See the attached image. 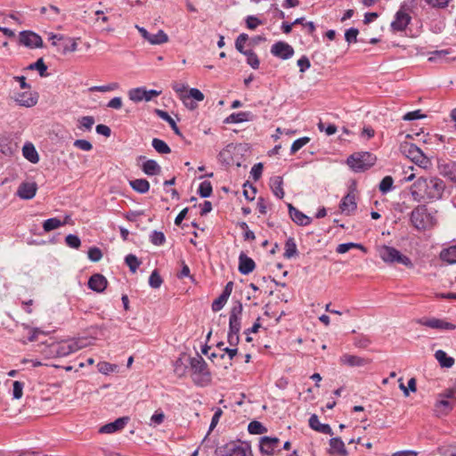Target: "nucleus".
<instances>
[{
  "label": "nucleus",
  "mask_w": 456,
  "mask_h": 456,
  "mask_svg": "<svg viewBox=\"0 0 456 456\" xmlns=\"http://www.w3.org/2000/svg\"><path fill=\"white\" fill-rule=\"evenodd\" d=\"M437 211L426 204L416 206L410 214V223L419 232L432 229L437 224Z\"/></svg>",
  "instance_id": "f257e3e1"
},
{
  "label": "nucleus",
  "mask_w": 456,
  "mask_h": 456,
  "mask_svg": "<svg viewBox=\"0 0 456 456\" xmlns=\"http://www.w3.org/2000/svg\"><path fill=\"white\" fill-rule=\"evenodd\" d=\"M417 180V187L424 191L427 200L434 201L443 198L446 186L441 178L436 176H420Z\"/></svg>",
  "instance_id": "f03ea898"
},
{
  "label": "nucleus",
  "mask_w": 456,
  "mask_h": 456,
  "mask_svg": "<svg viewBox=\"0 0 456 456\" xmlns=\"http://www.w3.org/2000/svg\"><path fill=\"white\" fill-rule=\"evenodd\" d=\"M191 377L195 385L208 386L211 382V373L206 361L200 355L189 359Z\"/></svg>",
  "instance_id": "7ed1b4c3"
},
{
  "label": "nucleus",
  "mask_w": 456,
  "mask_h": 456,
  "mask_svg": "<svg viewBox=\"0 0 456 456\" xmlns=\"http://www.w3.org/2000/svg\"><path fill=\"white\" fill-rule=\"evenodd\" d=\"M377 158L369 151L354 152L351 154L346 164L354 172H364L375 165Z\"/></svg>",
  "instance_id": "20e7f679"
},
{
  "label": "nucleus",
  "mask_w": 456,
  "mask_h": 456,
  "mask_svg": "<svg viewBox=\"0 0 456 456\" xmlns=\"http://www.w3.org/2000/svg\"><path fill=\"white\" fill-rule=\"evenodd\" d=\"M380 258L388 264L400 265L409 268L413 267L410 257L402 254L398 249L390 246H382L379 249Z\"/></svg>",
  "instance_id": "39448f33"
},
{
  "label": "nucleus",
  "mask_w": 456,
  "mask_h": 456,
  "mask_svg": "<svg viewBox=\"0 0 456 456\" xmlns=\"http://www.w3.org/2000/svg\"><path fill=\"white\" fill-rule=\"evenodd\" d=\"M216 454V456H253L248 444L235 442L218 447Z\"/></svg>",
  "instance_id": "423d86ee"
},
{
  "label": "nucleus",
  "mask_w": 456,
  "mask_h": 456,
  "mask_svg": "<svg viewBox=\"0 0 456 456\" xmlns=\"http://www.w3.org/2000/svg\"><path fill=\"white\" fill-rule=\"evenodd\" d=\"M84 346L85 344L82 340L70 339L53 344L50 347V351L56 357H65Z\"/></svg>",
  "instance_id": "0eeeda50"
},
{
  "label": "nucleus",
  "mask_w": 456,
  "mask_h": 456,
  "mask_svg": "<svg viewBox=\"0 0 456 456\" xmlns=\"http://www.w3.org/2000/svg\"><path fill=\"white\" fill-rule=\"evenodd\" d=\"M401 151L409 158L412 162L419 166H425L428 159L423 151L414 143L405 142L401 144Z\"/></svg>",
  "instance_id": "6e6552de"
},
{
  "label": "nucleus",
  "mask_w": 456,
  "mask_h": 456,
  "mask_svg": "<svg viewBox=\"0 0 456 456\" xmlns=\"http://www.w3.org/2000/svg\"><path fill=\"white\" fill-rule=\"evenodd\" d=\"M411 7L407 3L401 4L400 9L395 12V19L391 22V28L393 31L402 32L405 30L408 25L411 23V17L407 13Z\"/></svg>",
  "instance_id": "1a4fd4ad"
},
{
  "label": "nucleus",
  "mask_w": 456,
  "mask_h": 456,
  "mask_svg": "<svg viewBox=\"0 0 456 456\" xmlns=\"http://www.w3.org/2000/svg\"><path fill=\"white\" fill-rule=\"evenodd\" d=\"M416 323L439 330H454L456 329V325L449 322L444 319H438L435 317H422L417 319Z\"/></svg>",
  "instance_id": "9d476101"
},
{
  "label": "nucleus",
  "mask_w": 456,
  "mask_h": 456,
  "mask_svg": "<svg viewBox=\"0 0 456 456\" xmlns=\"http://www.w3.org/2000/svg\"><path fill=\"white\" fill-rule=\"evenodd\" d=\"M20 43L28 48H42L44 46L42 37L31 30L20 32Z\"/></svg>",
  "instance_id": "9b49d317"
},
{
  "label": "nucleus",
  "mask_w": 456,
  "mask_h": 456,
  "mask_svg": "<svg viewBox=\"0 0 456 456\" xmlns=\"http://www.w3.org/2000/svg\"><path fill=\"white\" fill-rule=\"evenodd\" d=\"M271 53L281 60L290 59L294 53V48L284 41H278L271 46Z\"/></svg>",
  "instance_id": "f8f14e48"
},
{
  "label": "nucleus",
  "mask_w": 456,
  "mask_h": 456,
  "mask_svg": "<svg viewBox=\"0 0 456 456\" xmlns=\"http://www.w3.org/2000/svg\"><path fill=\"white\" fill-rule=\"evenodd\" d=\"M437 169L442 176L456 183V161L439 159L437 160Z\"/></svg>",
  "instance_id": "ddd939ff"
},
{
  "label": "nucleus",
  "mask_w": 456,
  "mask_h": 456,
  "mask_svg": "<svg viewBox=\"0 0 456 456\" xmlns=\"http://www.w3.org/2000/svg\"><path fill=\"white\" fill-rule=\"evenodd\" d=\"M136 28L142 38L151 45H161L168 41V36L162 29L156 34H151L142 27L136 26Z\"/></svg>",
  "instance_id": "4468645a"
},
{
  "label": "nucleus",
  "mask_w": 456,
  "mask_h": 456,
  "mask_svg": "<svg viewBox=\"0 0 456 456\" xmlns=\"http://www.w3.org/2000/svg\"><path fill=\"white\" fill-rule=\"evenodd\" d=\"M280 444V439L277 437L263 436L259 441V450L262 454L273 455Z\"/></svg>",
  "instance_id": "2eb2a0df"
},
{
  "label": "nucleus",
  "mask_w": 456,
  "mask_h": 456,
  "mask_svg": "<svg viewBox=\"0 0 456 456\" xmlns=\"http://www.w3.org/2000/svg\"><path fill=\"white\" fill-rule=\"evenodd\" d=\"M241 314L242 305L240 303L232 307L229 317V331L240 332Z\"/></svg>",
  "instance_id": "dca6fc26"
},
{
  "label": "nucleus",
  "mask_w": 456,
  "mask_h": 456,
  "mask_svg": "<svg viewBox=\"0 0 456 456\" xmlns=\"http://www.w3.org/2000/svg\"><path fill=\"white\" fill-rule=\"evenodd\" d=\"M14 100L20 106L30 108L37 103L38 96L37 93L32 94L30 91H26L17 93Z\"/></svg>",
  "instance_id": "f3484780"
},
{
  "label": "nucleus",
  "mask_w": 456,
  "mask_h": 456,
  "mask_svg": "<svg viewBox=\"0 0 456 456\" xmlns=\"http://www.w3.org/2000/svg\"><path fill=\"white\" fill-rule=\"evenodd\" d=\"M288 209L290 218L294 223L301 226L309 225L312 223V218L305 215L303 212L296 208L292 204H288Z\"/></svg>",
  "instance_id": "a211bd4d"
},
{
  "label": "nucleus",
  "mask_w": 456,
  "mask_h": 456,
  "mask_svg": "<svg viewBox=\"0 0 456 456\" xmlns=\"http://www.w3.org/2000/svg\"><path fill=\"white\" fill-rule=\"evenodd\" d=\"M129 417H121L117 419L115 421L108 423L100 428V433L111 434L116 431L121 430L128 423Z\"/></svg>",
  "instance_id": "6ab92c4d"
},
{
  "label": "nucleus",
  "mask_w": 456,
  "mask_h": 456,
  "mask_svg": "<svg viewBox=\"0 0 456 456\" xmlns=\"http://www.w3.org/2000/svg\"><path fill=\"white\" fill-rule=\"evenodd\" d=\"M37 191L36 183H22L18 188L17 195L22 200H31Z\"/></svg>",
  "instance_id": "aec40b11"
},
{
  "label": "nucleus",
  "mask_w": 456,
  "mask_h": 456,
  "mask_svg": "<svg viewBox=\"0 0 456 456\" xmlns=\"http://www.w3.org/2000/svg\"><path fill=\"white\" fill-rule=\"evenodd\" d=\"M340 362L349 367H361L369 364L370 361L367 358L345 354L340 357Z\"/></svg>",
  "instance_id": "412c9836"
},
{
  "label": "nucleus",
  "mask_w": 456,
  "mask_h": 456,
  "mask_svg": "<svg viewBox=\"0 0 456 456\" xmlns=\"http://www.w3.org/2000/svg\"><path fill=\"white\" fill-rule=\"evenodd\" d=\"M255 116L250 111L234 112L229 115L225 119V124H238L247 121H252Z\"/></svg>",
  "instance_id": "4be33fe9"
},
{
  "label": "nucleus",
  "mask_w": 456,
  "mask_h": 456,
  "mask_svg": "<svg viewBox=\"0 0 456 456\" xmlns=\"http://www.w3.org/2000/svg\"><path fill=\"white\" fill-rule=\"evenodd\" d=\"M190 358V356L182 354L174 362V373L176 377L183 378L186 375Z\"/></svg>",
  "instance_id": "5701e85b"
},
{
  "label": "nucleus",
  "mask_w": 456,
  "mask_h": 456,
  "mask_svg": "<svg viewBox=\"0 0 456 456\" xmlns=\"http://www.w3.org/2000/svg\"><path fill=\"white\" fill-rule=\"evenodd\" d=\"M232 290V287H224V289L222 292V294L217 298H216L212 303L211 309L213 312L216 313L225 305V304L228 301V298L231 296Z\"/></svg>",
  "instance_id": "b1692460"
},
{
  "label": "nucleus",
  "mask_w": 456,
  "mask_h": 456,
  "mask_svg": "<svg viewBox=\"0 0 456 456\" xmlns=\"http://www.w3.org/2000/svg\"><path fill=\"white\" fill-rule=\"evenodd\" d=\"M329 453L337 456H346L345 444L339 437H333L330 440Z\"/></svg>",
  "instance_id": "393cba45"
},
{
  "label": "nucleus",
  "mask_w": 456,
  "mask_h": 456,
  "mask_svg": "<svg viewBox=\"0 0 456 456\" xmlns=\"http://www.w3.org/2000/svg\"><path fill=\"white\" fill-rule=\"evenodd\" d=\"M339 208L342 212H346V214L354 212L357 208L354 194L349 192L343 197L340 201Z\"/></svg>",
  "instance_id": "a878e982"
},
{
  "label": "nucleus",
  "mask_w": 456,
  "mask_h": 456,
  "mask_svg": "<svg viewBox=\"0 0 456 456\" xmlns=\"http://www.w3.org/2000/svg\"><path fill=\"white\" fill-rule=\"evenodd\" d=\"M255 262L244 253L239 256V271L242 274H248L255 269Z\"/></svg>",
  "instance_id": "bb28decb"
},
{
  "label": "nucleus",
  "mask_w": 456,
  "mask_h": 456,
  "mask_svg": "<svg viewBox=\"0 0 456 456\" xmlns=\"http://www.w3.org/2000/svg\"><path fill=\"white\" fill-rule=\"evenodd\" d=\"M309 426L312 429L320 432L322 434H326L332 436L333 432L330 425L322 424L319 421L318 416L316 414H313L309 419Z\"/></svg>",
  "instance_id": "cd10ccee"
},
{
  "label": "nucleus",
  "mask_w": 456,
  "mask_h": 456,
  "mask_svg": "<svg viewBox=\"0 0 456 456\" xmlns=\"http://www.w3.org/2000/svg\"><path fill=\"white\" fill-rule=\"evenodd\" d=\"M439 257L443 262L449 265L456 264V245L444 248L439 254Z\"/></svg>",
  "instance_id": "c85d7f7f"
},
{
  "label": "nucleus",
  "mask_w": 456,
  "mask_h": 456,
  "mask_svg": "<svg viewBox=\"0 0 456 456\" xmlns=\"http://www.w3.org/2000/svg\"><path fill=\"white\" fill-rule=\"evenodd\" d=\"M270 187L273 193L278 198L282 199L285 195L283 190V179L281 176H273L270 180Z\"/></svg>",
  "instance_id": "c756f323"
},
{
  "label": "nucleus",
  "mask_w": 456,
  "mask_h": 456,
  "mask_svg": "<svg viewBox=\"0 0 456 456\" xmlns=\"http://www.w3.org/2000/svg\"><path fill=\"white\" fill-rule=\"evenodd\" d=\"M142 172L147 175H159L161 167L154 159H147L142 165Z\"/></svg>",
  "instance_id": "7c9ffc66"
},
{
  "label": "nucleus",
  "mask_w": 456,
  "mask_h": 456,
  "mask_svg": "<svg viewBox=\"0 0 456 456\" xmlns=\"http://www.w3.org/2000/svg\"><path fill=\"white\" fill-rule=\"evenodd\" d=\"M22 153L24 158L33 164L39 161L38 153L32 143H26L22 148Z\"/></svg>",
  "instance_id": "2f4dec72"
},
{
  "label": "nucleus",
  "mask_w": 456,
  "mask_h": 456,
  "mask_svg": "<svg viewBox=\"0 0 456 456\" xmlns=\"http://www.w3.org/2000/svg\"><path fill=\"white\" fill-rule=\"evenodd\" d=\"M129 185L134 191L142 194L148 192L150 190V183L143 178L131 180Z\"/></svg>",
  "instance_id": "473e14b6"
},
{
  "label": "nucleus",
  "mask_w": 456,
  "mask_h": 456,
  "mask_svg": "<svg viewBox=\"0 0 456 456\" xmlns=\"http://www.w3.org/2000/svg\"><path fill=\"white\" fill-rule=\"evenodd\" d=\"M435 358L443 368H451L455 362L454 359L451 356H448L447 354L443 350H437L435 353Z\"/></svg>",
  "instance_id": "72a5a7b5"
},
{
  "label": "nucleus",
  "mask_w": 456,
  "mask_h": 456,
  "mask_svg": "<svg viewBox=\"0 0 456 456\" xmlns=\"http://www.w3.org/2000/svg\"><path fill=\"white\" fill-rule=\"evenodd\" d=\"M284 257L285 258H292L294 256H297L298 255L297 244L295 241V239L292 237H289L286 242L284 247Z\"/></svg>",
  "instance_id": "f704fd0d"
},
{
  "label": "nucleus",
  "mask_w": 456,
  "mask_h": 456,
  "mask_svg": "<svg viewBox=\"0 0 456 456\" xmlns=\"http://www.w3.org/2000/svg\"><path fill=\"white\" fill-rule=\"evenodd\" d=\"M155 112L160 118L168 123V125L171 126L172 130L175 134L182 136V133L179 127L177 126L175 121L170 117V115L167 111L157 109Z\"/></svg>",
  "instance_id": "c9c22d12"
},
{
  "label": "nucleus",
  "mask_w": 456,
  "mask_h": 456,
  "mask_svg": "<svg viewBox=\"0 0 456 456\" xmlns=\"http://www.w3.org/2000/svg\"><path fill=\"white\" fill-rule=\"evenodd\" d=\"M452 410V403L444 397H439L436 403V411L438 414H447Z\"/></svg>",
  "instance_id": "e433bc0d"
},
{
  "label": "nucleus",
  "mask_w": 456,
  "mask_h": 456,
  "mask_svg": "<svg viewBox=\"0 0 456 456\" xmlns=\"http://www.w3.org/2000/svg\"><path fill=\"white\" fill-rule=\"evenodd\" d=\"M232 149H234L233 144H228L219 152L218 160L226 166H230L232 163L231 153Z\"/></svg>",
  "instance_id": "4c0bfd02"
},
{
  "label": "nucleus",
  "mask_w": 456,
  "mask_h": 456,
  "mask_svg": "<svg viewBox=\"0 0 456 456\" xmlns=\"http://www.w3.org/2000/svg\"><path fill=\"white\" fill-rule=\"evenodd\" d=\"M151 145L154 150L160 154H168L171 152L170 147L166 142L159 138H153Z\"/></svg>",
  "instance_id": "58836bf2"
},
{
  "label": "nucleus",
  "mask_w": 456,
  "mask_h": 456,
  "mask_svg": "<svg viewBox=\"0 0 456 456\" xmlns=\"http://www.w3.org/2000/svg\"><path fill=\"white\" fill-rule=\"evenodd\" d=\"M64 224L65 222H61L57 217H52L44 221L43 229L45 232H48L64 225Z\"/></svg>",
  "instance_id": "ea45409f"
},
{
  "label": "nucleus",
  "mask_w": 456,
  "mask_h": 456,
  "mask_svg": "<svg viewBox=\"0 0 456 456\" xmlns=\"http://www.w3.org/2000/svg\"><path fill=\"white\" fill-rule=\"evenodd\" d=\"M191 99H194L198 102H201L204 100V94L198 88H191L188 95H186L183 98V102L184 105L189 106L188 101H191Z\"/></svg>",
  "instance_id": "a19ab883"
},
{
  "label": "nucleus",
  "mask_w": 456,
  "mask_h": 456,
  "mask_svg": "<svg viewBox=\"0 0 456 456\" xmlns=\"http://www.w3.org/2000/svg\"><path fill=\"white\" fill-rule=\"evenodd\" d=\"M29 70H37L40 77H44L47 76L46 70L47 66L45 64L43 58H39L37 61L29 64L28 67Z\"/></svg>",
  "instance_id": "79ce46f5"
},
{
  "label": "nucleus",
  "mask_w": 456,
  "mask_h": 456,
  "mask_svg": "<svg viewBox=\"0 0 456 456\" xmlns=\"http://www.w3.org/2000/svg\"><path fill=\"white\" fill-rule=\"evenodd\" d=\"M197 192L201 198L210 197L213 192V187L211 183L209 181L201 182L200 183Z\"/></svg>",
  "instance_id": "37998d69"
},
{
  "label": "nucleus",
  "mask_w": 456,
  "mask_h": 456,
  "mask_svg": "<svg viewBox=\"0 0 456 456\" xmlns=\"http://www.w3.org/2000/svg\"><path fill=\"white\" fill-rule=\"evenodd\" d=\"M394 179L391 175L385 176L379 183V189L382 194H386L393 190Z\"/></svg>",
  "instance_id": "c03bdc74"
},
{
  "label": "nucleus",
  "mask_w": 456,
  "mask_h": 456,
  "mask_svg": "<svg viewBox=\"0 0 456 456\" xmlns=\"http://www.w3.org/2000/svg\"><path fill=\"white\" fill-rule=\"evenodd\" d=\"M145 89L144 87H137L131 89L128 92L129 99L134 102H138L143 101L145 98Z\"/></svg>",
  "instance_id": "a18cd8bd"
},
{
  "label": "nucleus",
  "mask_w": 456,
  "mask_h": 456,
  "mask_svg": "<svg viewBox=\"0 0 456 456\" xmlns=\"http://www.w3.org/2000/svg\"><path fill=\"white\" fill-rule=\"evenodd\" d=\"M247 57V63L254 69H257L259 68L260 61L256 53L249 49L247 50V53L244 54Z\"/></svg>",
  "instance_id": "49530a36"
},
{
  "label": "nucleus",
  "mask_w": 456,
  "mask_h": 456,
  "mask_svg": "<svg viewBox=\"0 0 456 456\" xmlns=\"http://www.w3.org/2000/svg\"><path fill=\"white\" fill-rule=\"evenodd\" d=\"M248 431L252 435H261L265 433L267 429L261 422L253 420L248 424Z\"/></svg>",
  "instance_id": "de8ad7c7"
},
{
  "label": "nucleus",
  "mask_w": 456,
  "mask_h": 456,
  "mask_svg": "<svg viewBox=\"0 0 456 456\" xmlns=\"http://www.w3.org/2000/svg\"><path fill=\"white\" fill-rule=\"evenodd\" d=\"M417 186H418V180H416L411 187V195L414 201L421 202L422 200H424L426 199V196L424 194V191Z\"/></svg>",
  "instance_id": "09e8293b"
},
{
  "label": "nucleus",
  "mask_w": 456,
  "mask_h": 456,
  "mask_svg": "<svg viewBox=\"0 0 456 456\" xmlns=\"http://www.w3.org/2000/svg\"><path fill=\"white\" fill-rule=\"evenodd\" d=\"M61 15V20H64L66 19V14L61 13L60 8L53 4H49V11L47 14V20L50 21H56L58 20V16Z\"/></svg>",
  "instance_id": "8fccbe9b"
},
{
  "label": "nucleus",
  "mask_w": 456,
  "mask_h": 456,
  "mask_svg": "<svg viewBox=\"0 0 456 456\" xmlns=\"http://www.w3.org/2000/svg\"><path fill=\"white\" fill-rule=\"evenodd\" d=\"M125 263L127 265V266L129 267V270L133 273H135V271L141 265V261L138 259V257L135 255H133V254H128L125 257Z\"/></svg>",
  "instance_id": "3c124183"
},
{
  "label": "nucleus",
  "mask_w": 456,
  "mask_h": 456,
  "mask_svg": "<svg viewBox=\"0 0 456 456\" xmlns=\"http://www.w3.org/2000/svg\"><path fill=\"white\" fill-rule=\"evenodd\" d=\"M150 241L155 246H162L166 242V236L162 232L152 231L150 234Z\"/></svg>",
  "instance_id": "603ef678"
},
{
  "label": "nucleus",
  "mask_w": 456,
  "mask_h": 456,
  "mask_svg": "<svg viewBox=\"0 0 456 456\" xmlns=\"http://www.w3.org/2000/svg\"><path fill=\"white\" fill-rule=\"evenodd\" d=\"M351 248L364 249V247L362 244L354 243V242L341 243L338 246L336 251L338 254H345V253L348 252Z\"/></svg>",
  "instance_id": "864d4df0"
},
{
  "label": "nucleus",
  "mask_w": 456,
  "mask_h": 456,
  "mask_svg": "<svg viewBox=\"0 0 456 456\" xmlns=\"http://www.w3.org/2000/svg\"><path fill=\"white\" fill-rule=\"evenodd\" d=\"M310 142V138L307 136H304L295 140L290 147V154H295L301 148H303L305 144Z\"/></svg>",
  "instance_id": "5fc2aeb1"
},
{
  "label": "nucleus",
  "mask_w": 456,
  "mask_h": 456,
  "mask_svg": "<svg viewBox=\"0 0 456 456\" xmlns=\"http://www.w3.org/2000/svg\"><path fill=\"white\" fill-rule=\"evenodd\" d=\"M248 36L245 33H241L238 36V37L235 40V48L236 50L244 54V53H247V50L244 49V45L248 41Z\"/></svg>",
  "instance_id": "6e6d98bb"
},
{
  "label": "nucleus",
  "mask_w": 456,
  "mask_h": 456,
  "mask_svg": "<svg viewBox=\"0 0 456 456\" xmlns=\"http://www.w3.org/2000/svg\"><path fill=\"white\" fill-rule=\"evenodd\" d=\"M86 285H108V281L102 274L94 273L89 278Z\"/></svg>",
  "instance_id": "4d7b16f0"
},
{
  "label": "nucleus",
  "mask_w": 456,
  "mask_h": 456,
  "mask_svg": "<svg viewBox=\"0 0 456 456\" xmlns=\"http://www.w3.org/2000/svg\"><path fill=\"white\" fill-rule=\"evenodd\" d=\"M245 21L247 28L250 30L256 29L259 25H262L264 23L263 20H261L255 15L247 16Z\"/></svg>",
  "instance_id": "13d9d810"
},
{
  "label": "nucleus",
  "mask_w": 456,
  "mask_h": 456,
  "mask_svg": "<svg viewBox=\"0 0 456 456\" xmlns=\"http://www.w3.org/2000/svg\"><path fill=\"white\" fill-rule=\"evenodd\" d=\"M78 121V128H84L90 131L94 124V118L93 116H84Z\"/></svg>",
  "instance_id": "bf43d9fd"
},
{
  "label": "nucleus",
  "mask_w": 456,
  "mask_h": 456,
  "mask_svg": "<svg viewBox=\"0 0 456 456\" xmlns=\"http://www.w3.org/2000/svg\"><path fill=\"white\" fill-rule=\"evenodd\" d=\"M119 87V85L116 82L110 83L105 86H94L90 88V91L92 92H109V91H114L117 90Z\"/></svg>",
  "instance_id": "052dcab7"
},
{
  "label": "nucleus",
  "mask_w": 456,
  "mask_h": 456,
  "mask_svg": "<svg viewBox=\"0 0 456 456\" xmlns=\"http://www.w3.org/2000/svg\"><path fill=\"white\" fill-rule=\"evenodd\" d=\"M66 244L72 248H78L81 245V240L77 235L69 234L65 238Z\"/></svg>",
  "instance_id": "680f3d73"
},
{
  "label": "nucleus",
  "mask_w": 456,
  "mask_h": 456,
  "mask_svg": "<svg viewBox=\"0 0 456 456\" xmlns=\"http://www.w3.org/2000/svg\"><path fill=\"white\" fill-rule=\"evenodd\" d=\"M370 344V339L364 335H359L354 339V345L358 348H366Z\"/></svg>",
  "instance_id": "e2e57ef3"
},
{
  "label": "nucleus",
  "mask_w": 456,
  "mask_h": 456,
  "mask_svg": "<svg viewBox=\"0 0 456 456\" xmlns=\"http://www.w3.org/2000/svg\"><path fill=\"white\" fill-rule=\"evenodd\" d=\"M359 30L356 28H350L345 33V39L348 44L355 43Z\"/></svg>",
  "instance_id": "0e129e2a"
},
{
  "label": "nucleus",
  "mask_w": 456,
  "mask_h": 456,
  "mask_svg": "<svg viewBox=\"0 0 456 456\" xmlns=\"http://www.w3.org/2000/svg\"><path fill=\"white\" fill-rule=\"evenodd\" d=\"M102 257V250L97 247H92L88 250V258L92 262H99Z\"/></svg>",
  "instance_id": "69168bd1"
},
{
  "label": "nucleus",
  "mask_w": 456,
  "mask_h": 456,
  "mask_svg": "<svg viewBox=\"0 0 456 456\" xmlns=\"http://www.w3.org/2000/svg\"><path fill=\"white\" fill-rule=\"evenodd\" d=\"M165 419V414L162 411L159 410L154 412V414L151 418V426H159L160 425Z\"/></svg>",
  "instance_id": "338daca9"
},
{
  "label": "nucleus",
  "mask_w": 456,
  "mask_h": 456,
  "mask_svg": "<svg viewBox=\"0 0 456 456\" xmlns=\"http://www.w3.org/2000/svg\"><path fill=\"white\" fill-rule=\"evenodd\" d=\"M438 452L441 456H456V446L447 445L439 447Z\"/></svg>",
  "instance_id": "774afa93"
}]
</instances>
